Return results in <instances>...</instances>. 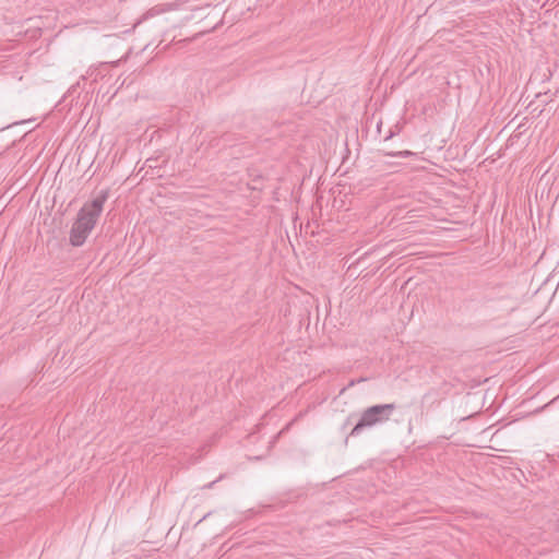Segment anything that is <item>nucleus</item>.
I'll return each mask as SVG.
<instances>
[{
	"mask_svg": "<svg viewBox=\"0 0 559 559\" xmlns=\"http://www.w3.org/2000/svg\"><path fill=\"white\" fill-rule=\"evenodd\" d=\"M108 193L102 191L92 202L86 203L79 211L75 222L70 230V243L74 247L82 246L99 218Z\"/></svg>",
	"mask_w": 559,
	"mask_h": 559,
	"instance_id": "f257e3e1",
	"label": "nucleus"
},
{
	"mask_svg": "<svg viewBox=\"0 0 559 559\" xmlns=\"http://www.w3.org/2000/svg\"><path fill=\"white\" fill-rule=\"evenodd\" d=\"M395 409V404H380L366 408L358 423L349 432L350 437L359 436L364 429L371 428L388 421Z\"/></svg>",
	"mask_w": 559,
	"mask_h": 559,
	"instance_id": "f03ea898",
	"label": "nucleus"
},
{
	"mask_svg": "<svg viewBox=\"0 0 559 559\" xmlns=\"http://www.w3.org/2000/svg\"><path fill=\"white\" fill-rule=\"evenodd\" d=\"M385 156H392V157H409L415 156L416 154L412 151L405 150V151H397V152H386L384 153Z\"/></svg>",
	"mask_w": 559,
	"mask_h": 559,
	"instance_id": "7ed1b4c3",
	"label": "nucleus"
},
{
	"mask_svg": "<svg viewBox=\"0 0 559 559\" xmlns=\"http://www.w3.org/2000/svg\"><path fill=\"white\" fill-rule=\"evenodd\" d=\"M213 484H214V481L210 483L206 487L211 488Z\"/></svg>",
	"mask_w": 559,
	"mask_h": 559,
	"instance_id": "20e7f679",
	"label": "nucleus"
}]
</instances>
